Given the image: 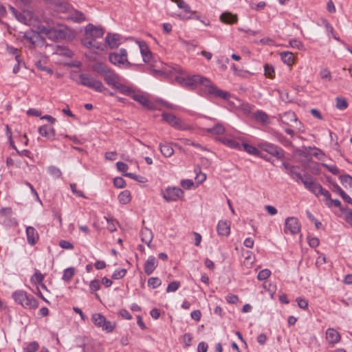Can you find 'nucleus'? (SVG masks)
Wrapping results in <instances>:
<instances>
[{
	"label": "nucleus",
	"instance_id": "nucleus-25",
	"mask_svg": "<svg viewBox=\"0 0 352 352\" xmlns=\"http://www.w3.org/2000/svg\"><path fill=\"white\" fill-rule=\"evenodd\" d=\"M39 133L45 138H53L54 136V129L51 125H44L38 129Z\"/></svg>",
	"mask_w": 352,
	"mask_h": 352
},
{
	"label": "nucleus",
	"instance_id": "nucleus-30",
	"mask_svg": "<svg viewBox=\"0 0 352 352\" xmlns=\"http://www.w3.org/2000/svg\"><path fill=\"white\" fill-rule=\"evenodd\" d=\"M160 149L162 154L166 157H170L174 153L172 146L168 144H160Z\"/></svg>",
	"mask_w": 352,
	"mask_h": 352
},
{
	"label": "nucleus",
	"instance_id": "nucleus-45",
	"mask_svg": "<svg viewBox=\"0 0 352 352\" xmlns=\"http://www.w3.org/2000/svg\"><path fill=\"white\" fill-rule=\"evenodd\" d=\"M48 171L54 178H60L62 175L60 170L54 166H50L48 168Z\"/></svg>",
	"mask_w": 352,
	"mask_h": 352
},
{
	"label": "nucleus",
	"instance_id": "nucleus-39",
	"mask_svg": "<svg viewBox=\"0 0 352 352\" xmlns=\"http://www.w3.org/2000/svg\"><path fill=\"white\" fill-rule=\"evenodd\" d=\"M10 10H12V13L15 15L16 18L18 19L19 21L27 23L28 19L25 16L24 13H19L14 8L10 7Z\"/></svg>",
	"mask_w": 352,
	"mask_h": 352
},
{
	"label": "nucleus",
	"instance_id": "nucleus-58",
	"mask_svg": "<svg viewBox=\"0 0 352 352\" xmlns=\"http://www.w3.org/2000/svg\"><path fill=\"white\" fill-rule=\"evenodd\" d=\"M70 188L73 193L76 195L78 197H85L84 193L81 190H78L76 189V184H71Z\"/></svg>",
	"mask_w": 352,
	"mask_h": 352
},
{
	"label": "nucleus",
	"instance_id": "nucleus-53",
	"mask_svg": "<svg viewBox=\"0 0 352 352\" xmlns=\"http://www.w3.org/2000/svg\"><path fill=\"white\" fill-rule=\"evenodd\" d=\"M59 245L63 248L67 250H72L74 248V245L68 241L60 240L59 241Z\"/></svg>",
	"mask_w": 352,
	"mask_h": 352
},
{
	"label": "nucleus",
	"instance_id": "nucleus-29",
	"mask_svg": "<svg viewBox=\"0 0 352 352\" xmlns=\"http://www.w3.org/2000/svg\"><path fill=\"white\" fill-rule=\"evenodd\" d=\"M113 88L118 89L120 93L128 95L130 97H131L134 92L129 87L123 85L122 81H120Z\"/></svg>",
	"mask_w": 352,
	"mask_h": 352
},
{
	"label": "nucleus",
	"instance_id": "nucleus-63",
	"mask_svg": "<svg viewBox=\"0 0 352 352\" xmlns=\"http://www.w3.org/2000/svg\"><path fill=\"white\" fill-rule=\"evenodd\" d=\"M309 245L312 248H316L319 245V239L316 237L308 238Z\"/></svg>",
	"mask_w": 352,
	"mask_h": 352
},
{
	"label": "nucleus",
	"instance_id": "nucleus-13",
	"mask_svg": "<svg viewBox=\"0 0 352 352\" xmlns=\"http://www.w3.org/2000/svg\"><path fill=\"white\" fill-rule=\"evenodd\" d=\"M184 191L180 188L168 187L163 197L168 201H173L182 197Z\"/></svg>",
	"mask_w": 352,
	"mask_h": 352
},
{
	"label": "nucleus",
	"instance_id": "nucleus-22",
	"mask_svg": "<svg viewBox=\"0 0 352 352\" xmlns=\"http://www.w3.org/2000/svg\"><path fill=\"white\" fill-rule=\"evenodd\" d=\"M139 47L140 50V52L142 54V56L143 58V60L145 63H149L151 60L152 59V53L149 50L147 45L144 42H138Z\"/></svg>",
	"mask_w": 352,
	"mask_h": 352
},
{
	"label": "nucleus",
	"instance_id": "nucleus-24",
	"mask_svg": "<svg viewBox=\"0 0 352 352\" xmlns=\"http://www.w3.org/2000/svg\"><path fill=\"white\" fill-rule=\"evenodd\" d=\"M287 230H289L292 234H296L300 232V226L296 218H287Z\"/></svg>",
	"mask_w": 352,
	"mask_h": 352
},
{
	"label": "nucleus",
	"instance_id": "nucleus-47",
	"mask_svg": "<svg viewBox=\"0 0 352 352\" xmlns=\"http://www.w3.org/2000/svg\"><path fill=\"white\" fill-rule=\"evenodd\" d=\"M309 150L312 151L311 156H314L318 160H321L324 155L322 151L316 147H309Z\"/></svg>",
	"mask_w": 352,
	"mask_h": 352
},
{
	"label": "nucleus",
	"instance_id": "nucleus-32",
	"mask_svg": "<svg viewBox=\"0 0 352 352\" xmlns=\"http://www.w3.org/2000/svg\"><path fill=\"white\" fill-rule=\"evenodd\" d=\"M323 201L325 202V204L329 207L334 206L335 207L340 208L341 210H344L343 208H341V202L338 199H331V194L329 193V198L323 197Z\"/></svg>",
	"mask_w": 352,
	"mask_h": 352
},
{
	"label": "nucleus",
	"instance_id": "nucleus-27",
	"mask_svg": "<svg viewBox=\"0 0 352 352\" xmlns=\"http://www.w3.org/2000/svg\"><path fill=\"white\" fill-rule=\"evenodd\" d=\"M141 239L142 242L147 244L148 246L153 239V233L152 231L146 228H143L141 230Z\"/></svg>",
	"mask_w": 352,
	"mask_h": 352
},
{
	"label": "nucleus",
	"instance_id": "nucleus-17",
	"mask_svg": "<svg viewBox=\"0 0 352 352\" xmlns=\"http://www.w3.org/2000/svg\"><path fill=\"white\" fill-rule=\"evenodd\" d=\"M131 98L147 109H155L154 104L146 96L141 94H138L134 91L131 96Z\"/></svg>",
	"mask_w": 352,
	"mask_h": 352
},
{
	"label": "nucleus",
	"instance_id": "nucleus-46",
	"mask_svg": "<svg viewBox=\"0 0 352 352\" xmlns=\"http://www.w3.org/2000/svg\"><path fill=\"white\" fill-rule=\"evenodd\" d=\"M173 1L175 2L177 5V6L183 9L186 12H190V6L186 3L183 0H172Z\"/></svg>",
	"mask_w": 352,
	"mask_h": 352
},
{
	"label": "nucleus",
	"instance_id": "nucleus-33",
	"mask_svg": "<svg viewBox=\"0 0 352 352\" xmlns=\"http://www.w3.org/2000/svg\"><path fill=\"white\" fill-rule=\"evenodd\" d=\"M195 173H196L195 180L198 184H201L206 179V175L201 172L200 166H197L195 168Z\"/></svg>",
	"mask_w": 352,
	"mask_h": 352
},
{
	"label": "nucleus",
	"instance_id": "nucleus-36",
	"mask_svg": "<svg viewBox=\"0 0 352 352\" xmlns=\"http://www.w3.org/2000/svg\"><path fill=\"white\" fill-rule=\"evenodd\" d=\"M39 349V344L36 341H32L28 344L26 347L23 349L24 352H36Z\"/></svg>",
	"mask_w": 352,
	"mask_h": 352
},
{
	"label": "nucleus",
	"instance_id": "nucleus-23",
	"mask_svg": "<svg viewBox=\"0 0 352 352\" xmlns=\"http://www.w3.org/2000/svg\"><path fill=\"white\" fill-rule=\"evenodd\" d=\"M326 338L329 344H333L340 341V336L334 329L329 328L326 331Z\"/></svg>",
	"mask_w": 352,
	"mask_h": 352
},
{
	"label": "nucleus",
	"instance_id": "nucleus-4",
	"mask_svg": "<svg viewBox=\"0 0 352 352\" xmlns=\"http://www.w3.org/2000/svg\"><path fill=\"white\" fill-rule=\"evenodd\" d=\"M300 182L316 197L322 195L323 197L329 198V192L323 188L322 186L316 182V179L309 174H303V179Z\"/></svg>",
	"mask_w": 352,
	"mask_h": 352
},
{
	"label": "nucleus",
	"instance_id": "nucleus-38",
	"mask_svg": "<svg viewBox=\"0 0 352 352\" xmlns=\"http://www.w3.org/2000/svg\"><path fill=\"white\" fill-rule=\"evenodd\" d=\"M254 117L257 121L261 122L262 123H267L268 122L267 115L263 111H257L254 113Z\"/></svg>",
	"mask_w": 352,
	"mask_h": 352
},
{
	"label": "nucleus",
	"instance_id": "nucleus-42",
	"mask_svg": "<svg viewBox=\"0 0 352 352\" xmlns=\"http://www.w3.org/2000/svg\"><path fill=\"white\" fill-rule=\"evenodd\" d=\"M340 181L342 185L346 188L347 186L352 187V177L349 175H344L340 176Z\"/></svg>",
	"mask_w": 352,
	"mask_h": 352
},
{
	"label": "nucleus",
	"instance_id": "nucleus-40",
	"mask_svg": "<svg viewBox=\"0 0 352 352\" xmlns=\"http://www.w3.org/2000/svg\"><path fill=\"white\" fill-rule=\"evenodd\" d=\"M74 272H75V270H74V267L67 268L64 271L63 279L67 282L69 281L74 276Z\"/></svg>",
	"mask_w": 352,
	"mask_h": 352
},
{
	"label": "nucleus",
	"instance_id": "nucleus-9",
	"mask_svg": "<svg viewBox=\"0 0 352 352\" xmlns=\"http://www.w3.org/2000/svg\"><path fill=\"white\" fill-rule=\"evenodd\" d=\"M109 61L118 67L125 66L129 67L131 63L127 60V52L125 49H120L119 52H113L109 54Z\"/></svg>",
	"mask_w": 352,
	"mask_h": 352
},
{
	"label": "nucleus",
	"instance_id": "nucleus-61",
	"mask_svg": "<svg viewBox=\"0 0 352 352\" xmlns=\"http://www.w3.org/2000/svg\"><path fill=\"white\" fill-rule=\"evenodd\" d=\"M116 167L118 170L121 172H126L129 168L128 165L122 162H117Z\"/></svg>",
	"mask_w": 352,
	"mask_h": 352
},
{
	"label": "nucleus",
	"instance_id": "nucleus-15",
	"mask_svg": "<svg viewBox=\"0 0 352 352\" xmlns=\"http://www.w3.org/2000/svg\"><path fill=\"white\" fill-rule=\"evenodd\" d=\"M46 35L52 40L64 39L67 36V32L64 29L50 28L47 30Z\"/></svg>",
	"mask_w": 352,
	"mask_h": 352
},
{
	"label": "nucleus",
	"instance_id": "nucleus-11",
	"mask_svg": "<svg viewBox=\"0 0 352 352\" xmlns=\"http://www.w3.org/2000/svg\"><path fill=\"white\" fill-rule=\"evenodd\" d=\"M287 118H290L293 122V124L287 127V134H289L292 138L300 139L298 133L303 131L302 124L298 120L293 111H287Z\"/></svg>",
	"mask_w": 352,
	"mask_h": 352
},
{
	"label": "nucleus",
	"instance_id": "nucleus-20",
	"mask_svg": "<svg viewBox=\"0 0 352 352\" xmlns=\"http://www.w3.org/2000/svg\"><path fill=\"white\" fill-rule=\"evenodd\" d=\"M217 229L219 235L228 236L230 233V221L223 220L219 221Z\"/></svg>",
	"mask_w": 352,
	"mask_h": 352
},
{
	"label": "nucleus",
	"instance_id": "nucleus-49",
	"mask_svg": "<svg viewBox=\"0 0 352 352\" xmlns=\"http://www.w3.org/2000/svg\"><path fill=\"white\" fill-rule=\"evenodd\" d=\"M126 273V270L125 269L117 270L113 272L112 278L113 279L122 278L125 276Z\"/></svg>",
	"mask_w": 352,
	"mask_h": 352
},
{
	"label": "nucleus",
	"instance_id": "nucleus-6",
	"mask_svg": "<svg viewBox=\"0 0 352 352\" xmlns=\"http://www.w3.org/2000/svg\"><path fill=\"white\" fill-rule=\"evenodd\" d=\"M175 79L182 86L190 89H195L198 84L202 85L206 88L208 85H210V80L199 75H194L187 77L177 76Z\"/></svg>",
	"mask_w": 352,
	"mask_h": 352
},
{
	"label": "nucleus",
	"instance_id": "nucleus-12",
	"mask_svg": "<svg viewBox=\"0 0 352 352\" xmlns=\"http://www.w3.org/2000/svg\"><path fill=\"white\" fill-rule=\"evenodd\" d=\"M163 120L168 122L171 126L179 130H190V126L185 124L179 118L173 114L162 113Z\"/></svg>",
	"mask_w": 352,
	"mask_h": 352
},
{
	"label": "nucleus",
	"instance_id": "nucleus-64",
	"mask_svg": "<svg viewBox=\"0 0 352 352\" xmlns=\"http://www.w3.org/2000/svg\"><path fill=\"white\" fill-rule=\"evenodd\" d=\"M208 350V344L204 342H201L199 343L197 346V352H207Z\"/></svg>",
	"mask_w": 352,
	"mask_h": 352
},
{
	"label": "nucleus",
	"instance_id": "nucleus-16",
	"mask_svg": "<svg viewBox=\"0 0 352 352\" xmlns=\"http://www.w3.org/2000/svg\"><path fill=\"white\" fill-rule=\"evenodd\" d=\"M206 91L211 95H214L217 97H220L223 99H228L230 96V93L219 89L215 85H214L210 80V85L206 87Z\"/></svg>",
	"mask_w": 352,
	"mask_h": 352
},
{
	"label": "nucleus",
	"instance_id": "nucleus-14",
	"mask_svg": "<svg viewBox=\"0 0 352 352\" xmlns=\"http://www.w3.org/2000/svg\"><path fill=\"white\" fill-rule=\"evenodd\" d=\"M259 147L263 151L276 156L278 158L284 157V151L276 146L267 142H262L258 144Z\"/></svg>",
	"mask_w": 352,
	"mask_h": 352
},
{
	"label": "nucleus",
	"instance_id": "nucleus-28",
	"mask_svg": "<svg viewBox=\"0 0 352 352\" xmlns=\"http://www.w3.org/2000/svg\"><path fill=\"white\" fill-rule=\"evenodd\" d=\"M292 177L297 182H300L303 179V175L301 174V169L298 166H292L289 172Z\"/></svg>",
	"mask_w": 352,
	"mask_h": 352
},
{
	"label": "nucleus",
	"instance_id": "nucleus-26",
	"mask_svg": "<svg viewBox=\"0 0 352 352\" xmlns=\"http://www.w3.org/2000/svg\"><path fill=\"white\" fill-rule=\"evenodd\" d=\"M220 19L224 23L232 24L237 21L238 18L236 14H233L231 12H226L221 14Z\"/></svg>",
	"mask_w": 352,
	"mask_h": 352
},
{
	"label": "nucleus",
	"instance_id": "nucleus-54",
	"mask_svg": "<svg viewBox=\"0 0 352 352\" xmlns=\"http://www.w3.org/2000/svg\"><path fill=\"white\" fill-rule=\"evenodd\" d=\"M307 215L311 221L314 222L317 229H320L321 228L322 223L318 221L310 212L307 211Z\"/></svg>",
	"mask_w": 352,
	"mask_h": 352
},
{
	"label": "nucleus",
	"instance_id": "nucleus-21",
	"mask_svg": "<svg viewBox=\"0 0 352 352\" xmlns=\"http://www.w3.org/2000/svg\"><path fill=\"white\" fill-rule=\"evenodd\" d=\"M158 265L157 259L154 256H150L146 261L144 270L147 275L151 274Z\"/></svg>",
	"mask_w": 352,
	"mask_h": 352
},
{
	"label": "nucleus",
	"instance_id": "nucleus-18",
	"mask_svg": "<svg viewBox=\"0 0 352 352\" xmlns=\"http://www.w3.org/2000/svg\"><path fill=\"white\" fill-rule=\"evenodd\" d=\"M26 235L28 243L30 245H34L37 243L39 236L38 232L35 230L34 228L32 226L27 227Z\"/></svg>",
	"mask_w": 352,
	"mask_h": 352
},
{
	"label": "nucleus",
	"instance_id": "nucleus-1",
	"mask_svg": "<svg viewBox=\"0 0 352 352\" xmlns=\"http://www.w3.org/2000/svg\"><path fill=\"white\" fill-rule=\"evenodd\" d=\"M91 69L94 72L102 76L106 84L112 87H114L120 81H122V77L102 62L95 63L92 65Z\"/></svg>",
	"mask_w": 352,
	"mask_h": 352
},
{
	"label": "nucleus",
	"instance_id": "nucleus-19",
	"mask_svg": "<svg viewBox=\"0 0 352 352\" xmlns=\"http://www.w3.org/2000/svg\"><path fill=\"white\" fill-rule=\"evenodd\" d=\"M120 36L118 34L108 33L105 38V43L109 46L111 49L117 48L119 45Z\"/></svg>",
	"mask_w": 352,
	"mask_h": 352
},
{
	"label": "nucleus",
	"instance_id": "nucleus-62",
	"mask_svg": "<svg viewBox=\"0 0 352 352\" xmlns=\"http://www.w3.org/2000/svg\"><path fill=\"white\" fill-rule=\"evenodd\" d=\"M296 302H298V305L300 308L305 309L307 308L308 302L306 300L302 298H297Z\"/></svg>",
	"mask_w": 352,
	"mask_h": 352
},
{
	"label": "nucleus",
	"instance_id": "nucleus-8",
	"mask_svg": "<svg viewBox=\"0 0 352 352\" xmlns=\"http://www.w3.org/2000/svg\"><path fill=\"white\" fill-rule=\"evenodd\" d=\"M80 83L98 92H103L107 88L101 80L94 78L91 75L84 73L79 75Z\"/></svg>",
	"mask_w": 352,
	"mask_h": 352
},
{
	"label": "nucleus",
	"instance_id": "nucleus-7",
	"mask_svg": "<svg viewBox=\"0 0 352 352\" xmlns=\"http://www.w3.org/2000/svg\"><path fill=\"white\" fill-rule=\"evenodd\" d=\"M12 297L16 302L21 305L25 309H36L38 305L36 298L32 296H28L26 292L20 290L14 292Z\"/></svg>",
	"mask_w": 352,
	"mask_h": 352
},
{
	"label": "nucleus",
	"instance_id": "nucleus-31",
	"mask_svg": "<svg viewBox=\"0 0 352 352\" xmlns=\"http://www.w3.org/2000/svg\"><path fill=\"white\" fill-rule=\"evenodd\" d=\"M118 200L122 204H126L131 201V193L129 190H124L118 195Z\"/></svg>",
	"mask_w": 352,
	"mask_h": 352
},
{
	"label": "nucleus",
	"instance_id": "nucleus-51",
	"mask_svg": "<svg viewBox=\"0 0 352 352\" xmlns=\"http://www.w3.org/2000/svg\"><path fill=\"white\" fill-rule=\"evenodd\" d=\"M179 287V282H177V281L171 282L170 284H168V285L166 288V292H175L176 290H177Z\"/></svg>",
	"mask_w": 352,
	"mask_h": 352
},
{
	"label": "nucleus",
	"instance_id": "nucleus-41",
	"mask_svg": "<svg viewBox=\"0 0 352 352\" xmlns=\"http://www.w3.org/2000/svg\"><path fill=\"white\" fill-rule=\"evenodd\" d=\"M71 19L75 22H80L85 20V16L82 12L75 10L72 14Z\"/></svg>",
	"mask_w": 352,
	"mask_h": 352
},
{
	"label": "nucleus",
	"instance_id": "nucleus-34",
	"mask_svg": "<svg viewBox=\"0 0 352 352\" xmlns=\"http://www.w3.org/2000/svg\"><path fill=\"white\" fill-rule=\"evenodd\" d=\"M265 76L269 78H274L275 76L274 67L270 64H265L264 65Z\"/></svg>",
	"mask_w": 352,
	"mask_h": 352
},
{
	"label": "nucleus",
	"instance_id": "nucleus-60",
	"mask_svg": "<svg viewBox=\"0 0 352 352\" xmlns=\"http://www.w3.org/2000/svg\"><path fill=\"white\" fill-rule=\"evenodd\" d=\"M193 184L194 183L191 179H184L181 182L182 186L186 189H190Z\"/></svg>",
	"mask_w": 352,
	"mask_h": 352
},
{
	"label": "nucleus",
	"instance_id": "nucleus-35",
	"mask_svg": "<svg viewBox=\"0 0 352 352\" xmlns=\"http://www.w3.org/2000/svg\"><path fill=\"white\" fill-rule=\"evenodd\" d=\"M207 131L212 134L219 135L224 133L225 128L221 124H217L214 127L208 129Z\"/></svg>",
	"mask_w": 352,
	"mask_h": 352
},
{
	"label": "nucleus",
	"instance_id": "nucleus-43",
	"mask_svg": "<svg viewBox=\"0 0 352 352\" xmlns=\"http://www.w3.org/2000/svg\"><path fill=\"white\" fill-rule=\"evenodd\" d=\"M161 283V280L157 277H151L148 280V285L153 289L158 287Z\"/></svg>",
	"mask_w": 352,
	"mask_h": 352
},
{
	"label": "nucleus",
	"instance_id": "nucleus-3",
	"mask_svg": "<svg viewBox=\"0 0 352 352\" xmlns=\"http://www.w3.org/2000/svg\"><path fill=\"white\" fill-rule=\"evenodd\" d=\"M300 182L316 197L322 195L323 197L329 198V192L323 188L322 186L316 182V179L309 174H303V179Z\"/></svg>",
	"mask_w": 352,
	"mask_h": 352
},
{
	"label": "nucleus",
	"instance_id": "nucleus-55",
	"mask_svg": "<svg viewBox=\"0 0 352 352\" xmlns=\"http://www.w3.org/2000/svg\"><path fill=\"white\" fill-rule=\"evenodd\" d=\"M36 65L41 71L46 72H47L50 74H52L54 73L53 70L51 68L45 67V66H43L42 65L41 61L36 62Z\"/></svg>",
	"mask_w": 352,
	"mask_h": 352
},
{
	"label": "nucleus",
	"instance_id": "nucleus-59",
	"mask_svg": "<svg viewBox=\"0 0 352 352\" xmlns=\"http://www.w3.org/2000/svg\"><path fill=\"white\" fill-rule=\"evenodd\" d=\"M108 222L107 228L110 232H114L116 230V222L113 220H110L108 218H106Z\"/></svg>",
	"mask_w": 352,
	"mask_h": 352
},
{
	"label": "nucleus",
	"instance_id": "nucleus-44",
	"mask_svg": "<svg viewBox=\"0 0 352 352\" xmlns=\"http://www.w3.org/2000/svg\"><path fill=\"white\" fill-rule=\"evenodd\" d=\"M348 103L345 98H336V107L340 110H344L347 108Z\"/></svg>",
	"mask_w": 352,
	"mask_h": 352
},
{
	"label": "nucleus",
	"instance_id": "nucleus-56",
	"mask_svg": "<svg viewBox=\"0 0 352 352\" xmlns=\"http://www.w3.org/2000/svg\"><path fill=\"white\" fill-rule=\"evenodd\" d=\"M289 45L293 48H296L297 50H300L303 47L301 42L296 39L291 40L289 41Z\"/></svg>",
	"mask_w": 352,
	"mask_h": 352
},
{
	"label": "nucleus",
	"instance_id": "nucleus-5",
	"mask_svg": "<svg viewBox=\"0 0 352 352\" xmlns=\"http://www.w3.org/2000/svg\"><path fill=\"white\" fill-rule=\"evenodd\" d=\"M300 182L316 197L322 195L323 197L329 198V192L323 188L322 186L316 182V179L309 174H303V179Z\"/></svg>",
	"mask_w": 352,
	"mask_h": 352
},
{
	"label": "nucleus",
	"instance_id": "nucleus-52",
	"mask_svg": "<svg viewBox=\"0 0 352 352\" xmlns=\"http://www.w3.org/2000/svg\"><path fill=\"white\" fill-rule=\"evenodd\" d=\"M91 292L93 293L100 288V282L98 280L91 281L89 285Z\"/></svg>",
	"mask_w": 352,
	"mask_h": 352
},
{
	"label": "nucleus",
	"instance_id": "nucleus-2",
	"mask_svg": "<svg viewBox=\"0 0 352 352\" xmlns=\"http://www.w3.org/2000/svg\"><path fill=\"white\" fill-rule=\"evenodd\" d=\"M104 34V30L101 26H95L89 23L85 28V37L82 39V43L87 48L100 49L96 40L98 38L102 37Z\"/></svg>",
	"mask_w": 352,
	"mask_h": 352
},
{
	"label": "nucleus",
	"instance_id": "nucleus-37",
	"mask_svg": "<svg viewBox=\"0 0 352 352\" xmlns=\"http://www.w3.org/2000/svg\"><path fill=\"white\" fill-rule=\"evenodd\" d=\"M244 150L248 152V153L254 155H259V151L254 146L250 145L247 143H243L242 144Z\"/></svg>",
	"mask_w": 352,
	"mask_h": 352
},
{
	"label": "nucleus",
	"instance_id": "nucleus-50",
	"mask_svg": "<svg viewBox=\"0 0 352 352\" xmlns=\"http://www.w3.org/2000/svg\"><path fill=\"white\" fill-rule=\"evenodd\" d=\"M114 186L118 188H124L126 185L125 181L122 177H116L113 180Z\"/></svg>",
	"mask_w": 352,
	"mask_h": 352
},
{
	"label": "nucleus",
	"instance_id": "nucleus-10",
	"mask_svg": "<svg viewBox=\"0 0 352 352\" xmlns=\"http://www.w3.org/2000/svg\"><path fill=\"white\" fill-rule=\"evenodd\" d=\"M91 320L96 327L101 328L107 332H112L114 329L115 324L109 320H107L105 317L101 314H94L91 316Z\"/></svg>",
	"mask_w": 352,
	"mask_h": 352
},
{
	"label": "nucleus",
	"instance_id": "nucleus-48",
	"mask_svg": "<svg viewBox=\"0 0 352 352\" xmlns=\"http://www.w3.org/2000/svg\"><path fill=\"white\" fill-rule=\"evenodd\" d=\"M270 270L265 269L259 272L257 278L260 280H266L270 276Z\"/></svg>",
	"mask_w": 352,
	"mask_h": 352
},
{
	"label": "nucleus",
	"instance_id": "nucleus-57",
	"mask_svg": "<svg viewBox=\"0 0 352 352\" xmlns=\"http://www.w3.org/2000/svg\"><path fill=\"white\" fill-rule=\"evenodd\" d=\"M226 300L230 304H236L239 301V297L236 295L229 294L226 296Z\"/></svg>",
	"mask_w": 352,
	"mask_h": 352
}]
</instances>
